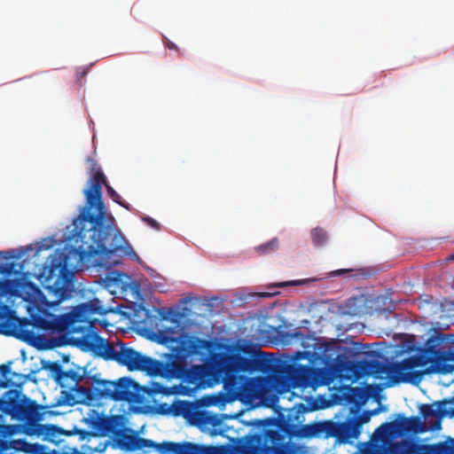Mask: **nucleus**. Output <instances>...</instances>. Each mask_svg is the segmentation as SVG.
<instances>
[{"instance_id":"nucleus-1","label":"nucleus","mask_w":454,"mask_h":454,"mask_svg":"<svg viewBox=\"0 0 454 454\" xmlns=\"http://www.w3.org/2000/svg\"><path fill=\"white\" fill-rule=\"evenodd\" d=\"M90 161L91 176L88 181V187L84 190L86 204L79 217L74 222L76 241L80 240L82 244L72 250L82 262L98 255L106 263L114 266L119 262L114 256L137 257V254L120 231L114 227V217L106 215L102 200V185L106 186L107 194L114 202L125 208L129 207L107 184L106 177L97 162L93 160Z\"/></svg>"},{"instance_id":"nucleus-2","label":"nucleus","mask_w":454,"mask_h":454,"mask_svg":"<svg viewBox=\"0 0 454 454\" xmlns=\"http://www.w3.org/2000/svg\"><path fill=\"white\" fill-rule=\"evenodd\" d=\"M209 346L208 340L199 338L181 340L170 353L164 355L160 378L168 380H181L186 384L188 395L200 387H205L211 380L222 381L227 368L225 366L232 363L228 358L229 352L213 353L206 364L188 366L189 357L204 355Z\"/></svg>"},{"instance_id":"nucleus-3","label":"nucleus","mask_w":454,"mask_h":454,"mask_svg":"<svg viewBox=\"0 0 454 454\" xmlns=\"http://www.w3.org/2000/svg\"><path fill=\"white\" fill-rule=\"evenodd\" d=\"M260 352L255 357L245 356L239 353L229 352L228 358L232 362L224 370L223 382L231 400L243 403H252L262 397L265 392V380L262 377L247 378L240 372H262L268 375L274 387V364L272 358Z\"/></svg>"},{"instance_id":"nucleus-4","label":"nucleus","mask_w":454,"mask_h":454,"mask_svg":"<svg viewBox=\"0 0 454 454\" xmlns=\"http://www.w3.org/2000/svg\"><path fill=\"white\" fill-rule=\"evenodd\" d=\"M95 389L103 399L125 401L137 403L142 401L141 390L149 396L161 395L162 396L186 395L189 390L183 384L167 387L160 382H152L149 387H141L135 380L123 377L115 381L100 380L97 374L92 377Z\"/></svg>"},{"instance_id":"nucleus-5","label":"nucleus","mask_w":454,"mask_h":454,"mask_svg":"<svg viewBox=\"0 0 454 454\" xmlns=\"http://www.w3.org/2000/svg\"><path fill=\"white\" fill-rule=\"evenodd\" d=\"M260 433L247 435L235 444L207 446V454H279L286 435L276 427L274 419L259 420Z\"/></svg>"},{"instance_id":"nucleus-6","label":"nucleus","mask_w":454,"mask_h":454,"mask_svg":"<svg viewBox=\"0 0 454 454\" xmlns=\"http://www.w3.org/2000/svg\"><path fill=\"white\" fill-rule=\"evenodd\" d=\"M74 273L67 269L66 260L54 258L39 274L46 294L36 288L37 301L44 309H53L70 299L74 292Z\"/></svg>"},{"instance_id":"nucleus-7","label":"nucleus","mask_w":454,"mask_h":454,"mask_svg":"<svg viewBox=\"0 0 454 454\" xmlns=\"http://www.w3.org/2000/svg\"><path fill=\"white\" fill-rule=\"evenodd\" d=\"M112 311L113 309L104 305L99 299L93 298L90 301L74 307L67 313L59 316L49 314V318L38 317L35 319V325L44 331L60 334H74L83 326L95 327L91 315L103 316Z\"/></svg>"},{"instance_id":"nucleus-8","label":"nucleus","mask_w":454,"mask_h":454,"mask_svg":"<svg viewBox=\"0 0 454 454\" xmlns=\"http://www.w3.org/2000/svg\"><path fill=\"white\" fill-rule=\"evenodd\" d=\"M274 364V387L279 393L289 392L296 387H312L328 384V373L325 368L300 364H286L272 359Z\"/></svg>"},{"instance_id":"nucleus-9","label":"nucleus","mask_w":454,"mask_h":454,"mask_svg":"<svg viewBox=\"0 0 454 454\" xmlns=\"http://www.w3.org/2000/svg\"><path fill=\"white\" fill-rule=\"evenodd\" d=\"M115 362L126 366L129 371H140L151 377H160L164 365V358L157 360L145 356L125 343L118 341Z\"/></svg>"},{"instance_id":"nucleus-10","label":"nucleus","mask_w":454,"mask_h":454,"mask_svg":"<svg viewBox=\"0 0 454 454\" xmlns=\"http://www.w3.org/2000/svg\"><path fill=\"white\" fill-rule=\"evenodd\" d=\"M417 356L424 365L431 363H454V339L448 334L432 336Z\"/></svg>"},{"instance_id":"nucleus-11","label":"nucleus","mask_w":454,"mask_h":454,"mask_svg":"<svg viewBox=\"0 0 454 454\" xmlns=\"http://www.w3.org/2000/svg\"><path fill=\"white\" fill-rule=\"evenodd\" d=\"M95 327L83 326L81 331L74 333L78 334L74 338L85 349L91 351L96 356L105 360L114 361L118 350V342H110L101 338L95 331Z\"/></svg>"},{"instance_id":"nucleus-12","label":"nucleus","mask_w":454,"mask_h":454,"mask_svg":"<svg viewBox=\"0 0 454 454\" xmlns=\"http://www.w3.org/2000/svg\"><path fill=\"white\" fill-rule=\"evenodd\" d=\"M427 431V426L419 417L405 418L398 415V418L391 422L381 424L373 434L378 441H385L387 437L409 433H424Z\"/></svg>"},{"instance_id":"nucleus-13","label":"nucleus","mask_w":454,"mask_h":454,"mask_svg":"<svg viewBox=\"0 0 454 454\" xmlns=\"http://www.w3.org/2000/svg\"><path fill=\"white\" fill-rule=\"evenodd\" d=\"M421 366L425 365L417 355L400 362L390 363V381L393 384L403 382L417 385L421 381L425 372L415 369Z\"/></svg>"},{"instance_id":"nucleus-14","label":"nucleus","mask_w":454,"mask_h":454,"mask_svg":"<svg viewBox=\"0 0 454 454\" xmlns=\"http://www.w3.org/2000/svg\"><path fill=\"white\" fill-rule=\"evenodd\" d=\"M86 374L87 370L85 367L76 366L75 368L64 370L63 373L60 374L59 376V378L61 379L59 386L61 387H65L71 391H75L76 393L81 394L84 400L92 401L94 392L97 394V395L102 398L95 389L96 385L93 383L92 380L93 376L89 378L94 386L93 389L79 385V383L82 381L83 379L86 377Z\"/></svg>"},{"instance_id":"nucleus-15","label":"nucleus","mask_w":454,"mask_h":454,"mask_svg":"<svg viewBox=\"0 0 454 454\" xmlns=\"http://www.w3.org/2000/svg\"><path fill=\"white\" fill-rule=\"evenodd\" d=\"M453 404L454 397L435 402L434 404H422L419 409L420 414L426 419L431 416L438 417L439 419L430 427V429L433 431L439 430L441 429V419L444 417H454Z\"/></svg>"},{"instance_id":"nucleus-16","label":"nucleus","mask_w":454,"mask_h":454,"mask_svg":"<svg viewBox=\"0 0 454 454\" xmlns=\"http://www.w3.org/2000/svg\"><path fill=\"white\" fill-rule=\"evenodd\" d=\"M332 435L340 442H348L351 439H356L361 434L354 418H348L343 422L332 421Z\"/></svg>"},{"instance_id":"nucleus-17","label":"nucleus","mask_w":454,"mask_h":454,"mask_svg":"<svg viewBox=\"0 0 454 454\" xmlns=\"http://www.w3.org/2000/svg\"><path fill=\"white\" fill-rule=\"evenodd\" d=\"M332 429V421L326 420L305 425L302 428V433L306 437H324L327 439L333 437Z\"/></svg>"},{"instance_id":"nucleus-18","label":"nucleus","mask_w":454,"mask_h":454,"mask_svg":"<svg viewBox=\"0 0 454 454\" xmlns=\"http://www.w3.org/2000/svg\"><path fill=\"white\" fill-rule=\"evenodd\" d=\"M198 405L194 402L177 401L172 404L173 414L182 416L191 425L192 424L198 411Z\"/></svg>"},{"instance_id":"nucleus-19","label":"nucleus","mask_w":454,"mask_h":454,"mask_svg":"<svg viewBox=\"0 0 454 454\" xmlns=\"http://www.w3.org/2000/svg\"><path fill=\"white\" fill-rule=\"evenodd\" d=\"M369 372L376 378L382 379L384 375L390 381V363H384L379 360L367 362Z\"/></svg>"},{"instance_id":"nucleus-20","label":"nucleus","mask_w":454,"mask_h":454,"mask_svg":"<svg viewBox=\"0 0 454 454\" xmlns=\"http://www.w3.org/2000/svg\"><path fill=\"white\" fill-rule=\"evenodd\" d=\"M20 254H16L14 250L1 252L0 251V258L4 260H8L11 258H20ZM15 267V263L12 262H0V273L4 275H10L13 272Z\"/></svg>"},{"instance_id":"nucleus-21","label":"nucleus","mask_w":454,"mask_h":454,"mask_svg":"<svg viewBox=\"0 0 454 454\" xmlns=\"http://www.w3.org/2000/svg\"><path fill=\"white\" fill-rule=\"evenodd\" d=\"M278 247L279 242L278 238H273L272 239L255 247L254 250L258 255H268L277 251Z\"/></svg>"},{"instance_id":"nucleus-22","label":"nucleus","mask_w":454,"mask_h":454,"mask_svg":"<svg viewBox=\"0 0 454 454\" xmlns=\"http://www.w3.org/2000/svg\"><path fill=\"white\" fill-rule=\"evenodd\" d=\"M181 454H207V445H200L192 442H183Z\"/></svg>"},{"instance_id":"nucleus-23","label":"nucleus","mask_w":454,"mask_h":454,"mask_svg":"<svg viewBox=\"0 0 454 454\" xmlns=\"http://www.w3.org/2000/svg\"><path fill=\"white\" fill-rule=\"evenodd\" d=\"M213 415L205 410L198 411V413L192 425L197 427H203L213 424Z\"/></svg>"},{"instance_id":"nucleus-24","label":"nucleus","mask_w":454,"mask_h":454,"mask_svg":"<svg viewBox=\"0 0 454 454\" xmlns=\"http://www.w3.org/2000/svg\"><path fill=\"white\" fill-rule=\"evenodd\" d=\"M311 239H312V243L315 247H322L327 241V233L322 228H319V227L314 228L311 231Z\"/></svg>"},{"instance_id":"nucleus-25","label":"nucleus","mask_w":454,"mask_h":454,"mask_svg":"<svg viewBox=\"0 0 454 454\" xmlns=\"http://www.w3.org/2000/svg\"><path fill=\"white\" fill-rule=\"evenodd\" d=\"M137 435L135 434H123L121 438L118 440V443L122 450L133 451L135 447V442L137 440Z\"/></svg>"},{"instance_id":"nucleus-26","label":"nucleus","mask_w":454,"mask_h":454,"mask_svg":"<svg viewBox=\"0 0 454 454\" xmlns=\"http://www.w3.org/2000/svg\"><path fill=\"white\" fill-rule=\"evenodd\" d=\"M54 427V426L32 423L28 425L27 428V433L30 435L35 434L39 436L42 434H48L50 433V430L53 429Z\"/></svg>"},{"instance_id":"nucleus-27","label":"nucleus","mask_w":454,"mask_h":454,"mask_svg":"<svg viewBox=\"0 0 454 454\" xmlns=\"http://www.w3.org/2000/svg\"><path fill=\"white\" fill-rule=\"evenodd\" d=\"M379 409H374L371 411H364L361 415L358 417H353L355 419V423L357 425V427L359 431L361 432V427L364 424L368 423L371 419V418L373 415L378 414Z\"/></svg>"},{"instance_id":"nucleus-28","label":"nucleus","mask_w":454,"mask_h":454,"mask_svg":"<svg viewBox=\"0 0 454 454\" xmlns=\"http://www.w3.org/2000/svg\"><path fill=\"white\" fill-rule=\"evenodd\" d=\"M145 448H153L156 450L157 442L153 440L145 439L137 435L134 450H142Z\"/></svg>"},{"instance_id":"nucleus-29","label":"nucleus","mask_w":454,"mask_h":454,"mask_svg":"<svg viewBox=\"0 0 454 454\" xmlns=\"http://www.w3.org/2000/svg\"><path fill=\"white\" fill-rule=\"evenodd\" d=\"M427 447L430 448L433 454H448L450 451V446L445 442H440Z\"/></svg>"},{"instance_id":"nucleus-30","label":"nucleus","mask_w":454,"mask_h":454,"mask_svg":"<svg viewBox=\"0 0 454 454\" xmlns=\"http://www.w3.org/2000/svg\"><path fill=\"white\" fill-rule=\"evenodd\" d=\"M11 362H8L7 364L0 365V379L5 380L8 382V386L11 383V379L8 378L9 374L11 373Z\"/></svg>"},{"instance_id":"nucleus-31","label":"nucleus","mask_w":454,"mask_h":454,"mask_svg":"<svg viewBox=\"0 0 454 454\" xmlns=\"http://www.w3.org/2000/svg\"><path fill=\"white\" fill-rule=\"evenodd\" d=\"M51 372L54 374L55 380L59 385V383L61 381V379L59 378V376L64 372L63 367L60 364H57V363H53L51 365Z\"/></svg>"},{"instance_id":"nucleus-32","label":"nucleus","mask_w":454,"mask_h":454,"mask_svg":"<svg viewBox=\"0 0 454 454\" xmlns=\"http://www.w3.org/2000/svg\"><path fill=\"white\" fill-rule=\"evenodd\" d=\"M352 395L357 399L362 401L365 400V394L363 388L355 387L351 389Z\"/></svg>"},{"instance_id":"nucleus-33","label":"nucleus","mask_w":454,"mask_h":454,"mask_svg":"<svg viewBox=\"0 0 454 454\" xmlns=\"http://www.w3.org/2000/svg\"><path fill=\"white\" fill-rule=\"evenodd\" d=\"M143 221L145 223H146L150 227H152L155 230L159 231L160 229V223L156 220H154L153 218H152L150 216L144 217Z\"/></svg>"},{"instance_id":"nucleus-34","label":"nucleus","mask_w":454,"mask_h":454,"mask_svg":"<svg viewBox=\"0 0 454 454\" xmlns=\"http://www.w3.org/2000/svg\"><path fill=\"white\" fill-rule=\"evenodd\" d=\"M166 46H167L168 49H170V50H178V49H177V46H176L174 43L170 42L169 40H168V41L166 42Z\"/></svg>"},{"instance_id":"nucleus-35","label":"nucleus","mask_w":454,"mask_h":454,"mask_svg":"<svg viewBox=\"0 0 454 454\" xmlns=\"http://www.w3.org/2000/svg\"><path fill=\"white\" fill-rule=\"evenodd\" d=\"M287 285H288V283H280V284H278L277 286H285Z\"/></svg>"},{"instance_id":"nucleus-36","label":"nucleus","mask_w":454,"mask_h":454,"mask_svg":"<svg viewBox=\"0 0 454 454\" xmlns=\"http://www.w3.org/2000/svg\"><path fill=\"white\" fill-rule=\"evenodd\" d=\"M450 259L454 260V254L450 256Z\"/></svg>"}]
</instances>
